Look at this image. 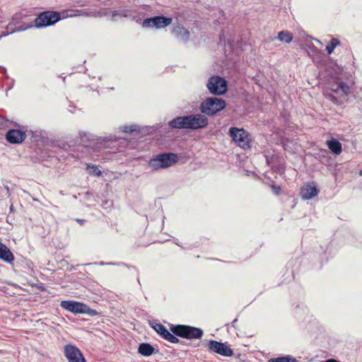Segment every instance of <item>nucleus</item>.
<instances>
[{
	"instance_id": "f257e3e1",
	"label": "nucleus",
	"mask_w": 362,
	"mask_h": 362,
	"mask_svg": "<svg viewBox=\"0 0 362 362\" xmlns=\"http://www.w3.org/2000/svg\"><path fill=\"white\" fill-rule=\"evenodd\" d=\"M209 124L206 117L202 114L177 117L169 122V127L173 129H198L205 128Z\"/></svg>"
},
{
	"instance_id": "f03ea898",
	"label": "nucleus",
	"mask_w": 362,
	"mask_h": 362,
	"mask_svg": "<svg viewBox=\"0 0 362 362\" xmlns=\"http://www.w3.org/2000/svg\"><path fill=\"white\" fill-rule=\"evenodd\" d=\"M228 135L238 146L248 150L252 147V136L243 128L232 127L229 129Z\"/></svg>"
},
{
	"instance_id": "7ed1b4c3",
	"label": "nucleus",
	"mask_w": 362,
	"mask_h": 362,
	"mask_svg": "<svg viewBox=\"0 0 362 362\" xmlns=\"http://www.w3.org/2000/svg\"><path fill=\"white\" fill-rule=\"evenodd\" d=\"M170 331L175 336L187 339H199L203 337L204 332L199 327H195L185 325H171Z\"/></svg>"
},
{
	"instance_id": "20e7f679",
	"label": "nucleus",
	"mask_w": 362,
	"mask_h": 362,
	"mask_svg": "<svg viewBox=\"0 0 362 362\" xmlns=\"http://www.w3.org/2000/svg\"><path fill=\"white\" fill-rule=\"evenodd\" d=\"M178 155L175 153H163L151 158L148 165L153 170L169 168L178 162Z\"/></svg>"
},
{
	"instance_id": "39448f33",
	"label": "nucleus",
	"mask_w": 362,
	"mask_h": 362,
	"mask_svg": "<svg viewBox=\"0 0 362 362\" xmlns=\"http://www.w3.org/2000/svg\"><path fill=\"white\" fill-rule=\"evenodd\" d=\"M329 99L336 105H341L343 101L340 98H346L351 93L350 86L344 81L334 83L329 88Z\"/></svg>"
},
{
	"instance_id": "423d86ee",
	"label": "nucleus",
	"mask_w": 362,
	"mask_h": 362,
	"mask_svg": "<svg viewBox=\"0 0 362 362\" xmlns=\"http://www.w3.org/2000/svg\"><path fill=\"white\" fill-rule=\"evenodd\" d=\"M226 107V101L218 98H208L204 100L200 105L202 113L212 116L222 110Z\"/></svg>"
},
{
	"instance_id": "0eeeda50",
	"label": "nucleus",
	"mask_w": 362,
	"mask_h": 362,
	"mask_svg": "<svg viewBox=\"0 0 362 362\" xmlns=\"http://www.w3.org/2000/svg\"><path fill=\"white\" fill-rule=\"evenodd\" d=\"M61 19L59 13L56 11H44L40 13L35 19V25L42 28L52 25Z\"/></svg>"
},
{
	"instance_id": "6e6552de",
	"label": "nucleus",
	"mask_w": 362,
	"mask_h": 362,
	"mask_svg": "<svg viewBox=\"0 0 362 362\" xmlns=\"http://www.w3.org/2000/svg\"><path fill=\"white\" fill-rule=\"evenodd\" d=\"M207 88L214 95H222L227 90V82L220 76H211L207 83Z\"/></svg>"
},
{
	"instance_id": "1a4fd4ad",
	"label": "nucleus",
	"mask_w": 362,
	"mask_h": 362,
	"mask_svg": "<svg viewBox=\"0 0 362 362\" xmlns=\"http://www.w3.org/2000/svg\"><path fill=\"white\" fill-rule=\"evenodd\" d=\"M208 349L223 356H232L233 350L226 344L216 340H209L206 345Z\"/></svg>"
},
{
	"instance_id": "9d476101",
	"label": "nucleus",
	"mask_w": 362,
	"mask_h": 362,
	"mask_svg": "<svg viewBox=\"0 0 362 362\" xmlns=\"http://www.w3.org/2000/svg\"><path fill=\"white\" fill-rule=\"evenodd\" d=\"M60 306L74 314H84L89 310V307L86 304L74 300H62Z\"/></svg>"
},
{
	"instance_id": "9b49d317",
	"label": "nucleus",
	"mask_w": 362,
	"mask_h": 362,
	"mask_svg": "<svg viewBox=\"0 0 362 362\" xmlns=\"http://www.w3.org/2000/svg\"><path fill=\"white\" fill-rule=\"evenodd\" d=\"M64 352L69 362H86L80 349L74 345H66Z\"/></svg>"
},
{
	"instance_id": "f8f14e48",
	"label": "nucleus",
	"mask_w": 362,
	"mask_h": 362,
	"mask_svg": "<svg viewBox=\"0 0 362 362\" xmlns=\"http://www.w3.org/2000/svg\"><path fill=\"white\" fill-rule=\"evenodd\" d=\"M173 22L172 18L165 17L162 16H156L153 18H146L144 21V26L146 27H156V28H163Z\"/></svg>"
},
{
	"instance_id": "ddd939ff",
	"label": "nucleus",
	"mask_w": 362,
	"mask_h": 362,
	"mask_svg": "<svg viewBox=\"0 0 362 362\" xmlns=\"http://www.w3.org/2000/svg\"><path fill=\"white\" fill-rule=\"evenodd\" d=\"M153 329L160 335L163 339L173 344H177L180 340L172 332H170L167 328L160 323H156L152 326Z\"/></svg>"
},
{
	"instance_id": "4468645a",
	"label": "nucleus",
	"mask_w": 362,
	"mask_h": 362,
	"mask_svg": "<svg viewBox=\"0 0 362 362\" xmlns=\"http://www.w3.org/2000/svg\"><path fill=\"white\" fill-rule=\"evenodd\" d=\"M5 137L10 144H21L26 139V134L24 131L13 129L6 132Z\"/></svg>"
},
{
	"instance_id": "2eb2a0df",
	"label": "nucleus",
	"mask_w": 362,
	"mask_h": 362,
	"mask_svg": "<svg viewBox=\"0 0 362 362\" xmlns=\"http://www.w3.org/2000/svg\"><path fill=\"white\" fill-rule=\"evenodd\" d=\"M319 193V190L315 187L313 182L307 183L301 189L302 197L304 199L309 200L317 196Z\"/></svg>"
},
{
	"instance_id": "dca6fc26",
	"label": "nucleus",
	"mask_w": 362,
	"mask_h": 362,
	"mask_svg": "<svg viewBox=\"0 0 362 362\" xmlns=\"http://www.w3.org/2000/svg\"><path fill=\"white\" fill-rule=\"evenodd\" d=\"M0 259L7 263H13L14 261V255L10 249L0 241Z\"/></svg>"
},
{
	"instance_id": "f3484780",
	"label": "nucleus",
	"mask_w": 362,
	"mask_h": 362,
	"mask_svg": "<svg viewBox=\"0 0 362 362\" xmlns=\"http://www.w3.org/2000/svg\"><path fill=\"white\" fill-rule=\"evenodd\" d=\"M329 149L334 153L339 155L341 153L342 148L341 143L335 139L327 141Z\"/></svg>"
},
{
	"instance_id": "a211bd4d",
	"label": "nucleus",
	"mask_w": 362,
	"mask_h": 362,
	"mask_svg": "<svg viewBox=\"0 0 362 362\" xmlns=\"http://www.w3.org/2000/svg\"><path fill=\"white\" fill-rule=\"evenodd\" d=\"M155 349L148 343H142L139 345L138 352L144 356H149L154 353Z\"/></svg>"
},
{
	"instance_id": "6ab92c4d",
	"label": "nucleus",
	"mask_w": 362,
	"mask_h": 362,
	"mask_svg": "<svg viewBox=\"0 0 362 362\" xmlns=\"http://www.w3.org/2000/svg\"><path fill=\"white\" fill-rule=\"evenodd\" d=\"M173 32L177 37H180L184 40H187L189 36V32L180 24L175 25L173 28Z\"/></svg>"
},
{
	"instance_id": "aec40b11",
	"label": "nucleus",
	"mask_w": 362,
	"mask_h": 362,
	"mask_svg": "<svg viewBox=\"0 0 362 362\" xmlns=\"http://www.w3.org/2000/svg\"><path fill=\"white\" fill-rule=\"evenodd\" d=\"M277 37L281 42L288 44L292 42L293 35L288 30H282L278 33Z\"/></svg>"
},
{
	"instance_id": "412c9836",
	"label": "nucleus",
	"mask_w": 362,
	"mask_h": 362,
	"mask_svg": "<svg viewBox=\"0 0 362 362\" xmlns=\"http://www.w3.org/2000/svg\"><path fill=\"white\" fill-rule=\"evenodd\" d=\"M340 45V41L335 37L331 39L327 45L326 46V51L328 54H331L334 49Z\"/></svg>"
},
{
	"instance_id": "4be33fe9",
	"label": "nucleus",
	"mask_w": 362,
	"mask_h": 362,
	"mask_svg": "<svg viewBox=\"0 0 362 362\" xmlns=\"http://www.w3.org/2000/svg\"><path fill=\"white\" fill-rule=\"evenodd\" d=\"M269 362H300L297 361L295 358L287 356L278 357L274 358H271L269 360Z\"/></svg>"
},
{
	"instance_id": "5701e85b",
	"label": "nucleus",
	"mask_w": 362,
	"mask_h": 362,
	"mask_svg": "<svg viewBox=\"0 0 362 362\" xmlns=\"http://www.w3.org/2000/svg\"><path fill=\"white\" fill-rule=\"evenodd\" d=\"M90 168H91V171H90L91 173H93V175H95L98 177L101 176L102 172H101V170H100L98 169V168L96 165H91L90 164L87 163L86 168L88 169Z\"/></svg>"
},
{
	"instance_id": "b1692460",
	"label": "nucleus",
	"mask_w": 362,
	"mask_h": 362,
	"mask_svg": "<svg viewBox=\"0 0 362 362\" xmlns=\"http://www.w3.org/2000/svg\"><path fill=\"white\" fill-rule=\"evenodd\" d=\"M271 188H272L273 192L276 195L280 194V193L281 192V187L280 186H278V185H276L273 184V185H271Z\"/></svg>"
},
{
	"instance_id": "393cba45",
	"label": "nucleus",
	"mask_w": 362,
	"mask_h": 362,
	"mask_svg": "<svg viewBox=\"0 0 362 362\" xmlns=\"http://www.w3.org/2000/svg\"><path fill=\"white\" fill-rule=\"evenodd\" d=\"M136 130V127L132 126H125L124 127V132L127 133H130Z\"/></svg>"
},
{
	"instance_id": "a878e982",
	"label": "nucleus",
	"mask_w": 362,
	"mask_h": 362,
	"mask_svg": "<svg viewBox=\"0 0 362 362\" xmlns=\"http://www.w3.org/2000/svg\"><path fill=\"white\" fill-rule=\"evenodd\" d=\"M4 189L6 190V194L9 197L10 196V190L8 186L5 187Z\"/></svg>"
},
{
	"instance_id": "bb28decb",
	"label": "nucleus",
	"mask_w": 362,
	"mask_h": 362,
	"mask_svg": "<svg viewBox=\"0 0 362 362\" xmlns=\"http://www.w3.org/2000/svg\"><path fill=\"white\" fill-rule=\"evenodd\" d=\"M78 223H79L81 225H83V223L85 222V220L84 219H80V218H77L76 220Z\"/></svg>"
},
{
	"instance_id": "cd10ccee",
	"label": "nucleus",
	"mask_w": 362,
	"mask_h": 362,
	"mask_svg": "<svg viewBox=\"0 0 362 362\" xmlns=\"http://www.w3.org/2000/svg\"><path fill=\"white\" fill-rule=\"evenodd\" d=\"M29 27H32V25H30V26H25V27L21 26L20 28L18 30H26Z\"/></svg>"
},
{
	"instance_id": "c85d7f7f",
	"label": "nucleus",
	"mask_w": 362,
	"mask_h": 362,
	"mask_svg": "<svg viewBox=\"0 0 362 362\" xmlns=\"http://www.w3.org/2000/svg\"><path fill=\"white\" fill-rule=\"evenodd\" d=\"M325 362H339V361H338L335 359L331 358V359L327 360Z\"/></svg>"
},
{
	"instance_id": "c756f323",
	"label": "nucleus",
	"mask_w": 362,
	"mask_h": 362,
	"mask_svg": "<svg viewBox=\"0 0 362 362\" xmlns=\"http://www.w3.org/2000/svg\"><path fill=\"white\" fill-rule=\"evenodd\" d=\"M8 34V32H6V33H2L0 35V38H1V37H3V36H6V35H7Z\"/></svg>"
},
{
	"instance_id": "7c9ffc66",
	"label": "nucleus",
	"mask_w": 362,
	"mask_h": 362,
	"mask_svg": "<svg viewBox=\"0 0 362 362\" xmlns=\"http://www.w3.org/2000/svg\"><path fill=\"white\" fill-rule=\"evenodd\" d=\"M116 15H118V13H117L116 11H115V12L113 13V16H116Z\"/></svg>"
},
{
	"instance_id": "2f4dec72",
	"label": "nucleus",
	"mask_w": 362,
	"mask_h": 362,
	"mask_svg": "<svg viewBox=\"0 0 362 362\" xmlns=\"http://www.w3.org/2000/svg\"><path fill=\"white\" fill-rule=\"evenodd\" d=\"M359 175H360L361 176H362V170H360V172H359Z\"/></svg>"
}]
</instances>
